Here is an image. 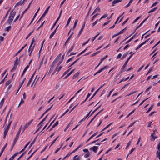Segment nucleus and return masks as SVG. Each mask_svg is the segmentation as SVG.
<instances>
[{
	"instance_id": "62",
	"label": "nucleus",
	"mask_w": 160,
	"mask_h": 160,
	"mask_svg": "<svg viewBox=\"0 0 160 160\" xmlns=\"http://www.w3.org/2000/svg\"><path fill=\"white\" fill-rule=\"evenodd\" d=\"M158 3V1H156L152 5L151 7H152L154 6H155Z\"/></svg>"
},
{
	"instance_id": "10",
	"label": "nucleus",
	"mask_w": 160,
	"mask_h": 160,
	"mask_svg": "<svg viewBox=\"0 0 160 160\" xmlns=\"http://www.w3.org/2000/svg\"><path fill=\"white\" fill-rule=\"evenodd\" d=\"M37 76H36L34 80L32 82V84H31V87H32L33 84H34V87H35V85L36 84L38 81V80L39 77L37 79V80L35 82V79L36 78Z\"/></svg>"
},
{
	"instance_id": "5",
	"label": "nucleus",
	"mask_w": 160,
	"mask_h": 160,
	"mask_svg": "<svg viewBox=\"0 0 160 160\" xmlns=\"http://www.w3.org/2000/svg\"><path fill=\"white\" fill-rule=\"evenodd\" d=\"M98 149V147L97 146H94L93 147H92L89 150H91L92 151H93L95 152H97V151Z\"/></svg>"
},
{
	"instance_id": "19",
	"label": "nucleus",
	"mask_w": 160,
	"mask_h": 160,
	"mask_svg": "<svg viewBox=\"0 0 160 160\" xmlns=\"http://www.w3.org/2000/svg\"><path fill=\"white\" fill-rule=\"evenodd\" d=\"M79 72H78L76 73L73 76L72 78V79H74L78 77L79 74Z\"/></svg>"
},
{
	"instance_id": "22",
	"label": "nucleus",
	"mask_w": 160,
	"mask_h": 160,
	"mask_svg": "<svg viewBox=\"0 0 160 160\" xmlns=\"http://www.w3.org/2000/svg\"><path fill=\"white\" fill-rule=\"evenodd\" d=\"M157 8V7H154L153 9H151V10H150L148 12V13H149L151 12H152L156 10Z\"/></svg>"
},
{
	"instance_id": "25",
	"label": "nucleus",
	"mask_w": 160,
	"mask_h": 160,
	"mask_svg": "<svg viewBox=\"0 0 160 160\" xmlns=\"http://www.w3.org/2000/svg\"><path fill=\"white\" fill-rule=\"evenodd\" d=\"M9 124H8V125L7 126L6 128L9 129L11 124L12 123V121L11 120H10L9 119Z\"/></svg>"
},
{
	"instance_id": "30",
	"label": "nucleus",
	"mask_w": 160,
	"mask_h": 160,
	"mask_svg": "<svg viewBox=\"0 0 160 160\" xmlns=\"http://www.w3.org/2000/svg\"><path fill=\"white\" fill-rule=\"evenodd\" d=\"M71 18H72V17H70L68 19V22H67V24L66 25V26H68V25L71 20Z\"/></svg>"
},
{
	"instance_id": "60",
	"label": "nucleus",
	"mask_w": 160,
	"mask_h": 160,
	"mask_svg": "<svg viewBox=\"0 0 160 160\" xmlns=\"http://www.w3.org/2000/svg\"><path fill=\"white\" fill-rule=\"evenodd\" d=\"M61 53H60L59 54L58 56L56 58V59L55 60H56V62H57V60L61 57Z\"/></svg>"
},
{
	"instance_id": "11",
	"label": "nucleus",
	"mask_w": 160,
	"mask_h": 160,
	"mask_svg": "<svg viewBox=\"0 0 160 160\" xmlns=\"http://www.w3.org/2000/svg\"><path fill=\"white\" fill-rule=\"evenodd\" d=\"M121 1V0H114L112 2V6H113L114 5V4H116L120 2Z\"/></svg>"
},
{
	"instance_id": "15",
	"label": "nucleus",
	"mask_w": 160,
	"mask_h": 160,
	"mask_svg": "<svg viewBox=\"0 0 160 160\" xmlns=\"http://www.w3.org/2000/svg\"><path fill=\"white\" fill-rule=\"evenodd\" d=\"M85 22L84 24L82 25L81 29L80 31H79V34H78V36H79L81 34V33H82V31H83V30L84 29V27H85Z\"/></svg>"
},
{
	"instance_id": "52",
	"label": "nucleus",
	"mask_w": 160,
	"mask_h": 160,
	"mask_svg": "<svg viewBox=\"0 0 160 160\" xmlns=\"http://www.w3.org/2000/svg\"><path fill=\"white\" fill-rule=\"evenodd\" d=\"M121 76V74L120 73H119L118 74H117L116 76V78H118V79Z\"/></svg>"
},
{
	"instance_id": "38",
	"label": "nucleus",
	"mask_w": 160,
	"mask_h": 160,
	"mask_svg": "<svg viewBox=\"0 0 160 160\" xmlns=\"http://www.w3.org/2000/svg\"><path fill=\"white\" fill-rule=\"evenodd\" d=\"M143 45V44L142 43H141L135 49L136 50H138V49H139Z\"/></svg>"
},
{
	"instance_id": "16",
	"label": "nucleus",
	"mask_w": 160,
	"mask_h": 160,
	"mask_svg": "<svg viewBox=\"0 0 160 160\" xmlns=\"http://www.w3.org/2000/svg\"><path fill=\"white\" fill-rule=\"evenodd\" d=\"M75 69H73L71 71H70L66 76L64 78V79H66L67 78L69 75H70L74 71Z\"/></svg>"
},
{
	"instance_id": "20",
	"label": "nucleus",
	"mask_w": 160,
	"mask_h": 160,
	"mask_svg": "<svg viewBox=\"0 0 160 160\" xmlns=\"http://www.w3.org/2000/svg\"><path fill=\"white\" fill-rule=\"evenodd\" d=\"M99 14L98 13H97V14H95V15H94L92 17V18H91V22H92L93 21V20H94V19L96 18V17L97 16H98V15H99Z\"/></svg>"
},
{
	"instance_id": "28",
	"label": "nucleus",
	"mask_w": 160,
	"mask_h": 160,
	"mask_svg": "<svg viewBox=\"0 0 160 160\" xmlns=\"http://www.w3.org/2000/svg\"><path fill=\"white\" fill-rule=\"evenodd\" d=\"M17 65H14V66L12 69L11 70V72H13L14 70L16 69L17 67Z\"/></svg>"
},
{
	"instance_id": "18",
	"label": "nucleus",
	"mask_w": 160,
	"mask_h": 160,
	"mask_svg": "<svg viewBox=\"0 0 160 160\" xmlns=\"http://www.w3.org/2000/svg\"><path fill=\"white\" fill-rule=\"evenodd\" d=\"M61 87L60 86V84L58 83L56 85L55 87V89L59 90L61 88Z\"/></svg>"
},
{
	"instance_id": "42",
	"label": "nucleus",
	"mask_w": 160,
	"mask_h": 160,
	"mask_svg": "<svg viewBox=\"0 0 160 160\" xmlns=\"http://www.w3.org/2000/svg\"><path fill=\"white\" fill-rule=\"evenodd\" d=\"M153 108V105H152L148 109V110L146 112V113H148L151 111Z\"/></svg>"
},
{
	"instance_id": "23",
	"label": "nucleus",
	"mask_w": 160,
	"mask_h": 160,
	"mask_svg": "<svg viewBox=\"0 0 160 160\" xmlns=\"http://www.w3.org/2000/svg\"><path fill=\"white\" fill-rule=\"evenodd\" d=\"M73 33H72L70 35V36L69 37V38H68V39H67V41H66V43H68V42H69V41L70 40L71 37L72 36Z\"/></svg>"
},
{
	"instance_id": "9",
	"label": "nucleus",
	"mask_w": 160,
	"mask_h": 160,
	"mask_svg": "<svg viewBox=\"0 0 160 160\" xmlns=\"http://www.w3.org/2000/svg\"><path fill=\"white\" fill-rule=\"evenodd\" d=\"M128 62V61H127V60H126V61L125 62V63H124V65H123V66H122V68L121 70V72H124V68L126 67V66Z\"/></svg>"
},
{
	"instance_id": "14",
	"label": "nucleus",
	"mask_w": 160,
	"mask_h": 160,
	"mask_svg": "<svg viewBox=\"0 0 160 160\" xmlns=\"http://www.w3.org/2000/svg\"><path fill=\"white\" fill-rule=\"evenodd\" d=\"M108 57V55H106L104 57L102 58L100 60V62H99V64H98V65L97 66V67H96V68H97V67H98L101 64V63L105 59V58H106L107 57Z\"/></svg>"
},
{
	"instance_id": "32",
	"label": "nucleus",
	"mask_w": 160,
	"mask_h": 160,
	"mask_svg": "<svg viewBox=\"0 0 160 160\" xmlns=\"http://www.w3.org/2000/svg\"><path fill=\"white\" fill-rule=\"evenodd\" d=\"M11 82V80L10 79L8 81L5 83V85L6 86L8 85Z\"/></svg>"
},
{
	"instance_id": "49",
	"label": "nucleus",
	"mask_w": 160,
	"mask_h": 160,
	"mask_svg": "<svg viewBox=\"0 0 160 160\" xmlns=\"http://www.w3.org/2000/svg\"><path fill=\"white\" fill-rule=\"evenodd\" d=\"M112 123H110L108 125H107L106 127H105L102 130V131H103L104 130L106 129L109 126H110L112 124Z\"/></svg>"
},
{
	"instance_id": "35",
	"label": "nucleus",
	"mask_w": 160,
	"mask_h": 160,
	"mask_svg": "<svg viewBox=\"0 0 160 160\" xmlns=\"http://www.w3.org/2000/svg\"><path fill=\"white\" fill-rule=\"evenodd\" d=\"M11 29V27L10 26H9L8 27H7L5 29V30L7 31H9Z\"/></svg>"
},
{
	"instance_id": "47",
	"label": "nucleus",
	"mask_w": 160,
	"mask_h": 160,
	"mask_svg": "<svg viewBox=\"0 0 160 160\" xmlns=\"http://www.w3.org/2000/svg\"><path fill=\"white\" fill-rule=\"evenodd\" d=\"M112 123H110L108 125H107L106 127H105L102 130V131H103L104 130L106 129L109 126H110L112 124Z\"/></svg>"
},
{
	"instance_id": "48",
	"label": "nucleus",
	"mask_w": 160,
	"mask_h": 160,
	"mask_svg": "<svg viewBox=\"0 0 160 160\" xmlns=\"http://www.w3.org/2000/svg\"><path fill=\"white\" fill-rule=\"evenodd\" d=\"M112 123H110L108 125H107L106 127H105L102 130V131H103L104 130L106 129L109 126H110L112 124Z\"/></svg>"
},
{
	"instance_id": "13",
	"label": "nucleus",
	"mask_w": 160,
	"mask_h": 160,
	"mask_svg": "<svg viewBox=\"0 0 160 160\" xmlns=\"http://www.w3.org/2000/svg\"><path fill=\"white\" fill-rule=\"evenodd\" d=\"M27 44H26L23 47H22L21 49L19 50L17 53H16L15 55V56H17L19 53H20L22 50L27 45Z\"/></svg>"
},
{
	"instance_id": "21",
	"label": "nucleus",
	"mask_w": 160,
	"mask_h": 160,
	"mask_svg": "<svg viewBox=\"0 0 160 160\" xmlns=\"http://www.w3.org/2000/svg\"><path fill=\"white\" fill-rule=\"evenodd\" d=\"M25 79H26V78H24V79H23L22 81V82H20V86H19V89H20V88H21V87H22V85L23 84L24 82Z\"/></svg>"
},
{
	"instance_id": "45",
	"label": "nucleus",
	"mask_w": 160,
	"mask_h": 160,
	"mask_svg": "<svg viewBox=\"0 0 160 160\" xmlns=\"http://www.w3.org/2000/svg\"><path fill=\"white\" fill-rule=\"evenodd\" d=\"M58 137H57L56 138H55L54 140H53L52 141L51 144V145L49 147V148H50L51 146L55 142L57 138H58Z\"/></svg>"
},
{
	"instance_id": "44",
	"label": "nucleus",
	"mask_w": 160,
	"mask_h": 160,
	"mask_svg": "<svg viewBox=\"0 0 160 160\" xmlns=\"http://www.w3.org/2000/svg\"><path fill=\"white\" fill-rule=\"evenodd\" d=\"M36 138L35 139L33 140V141L32 142V143L30 144V145L29 146V148H30V147H31V146L32 145V144H34V142H35V140H36Z\"/></svg>"
},
{
	"instance_id": "24",
	"label": "nucleus",
	"mask_w": 160,
	"mask_h": 160,
	"mask_svg": "<svg viewBox=\"0 0 160 160\" xmlns=\"http://www.w3.org/2000/svg\"><path fill=\"white\" fill-rule=\"evenodd\" d=\"M127 28V27H126V28H125L124 29H122V30L120 31L118 33L119 34H122V33H123L125 31V30L126 29V28Z\"/></svg>"
},
{
	"instance_id": "58",
	"label": "nucleus",
	"mask_w": 160,
	"mask_h": 160,
	"mask_svg": "<svg viewBox=\"0 0 160 160\" xmlns=\"http://www.w3.org/2000/svg\"><path fill=\"white\" fill-rule=\"evenodd\" d=\"M108 68V66H105L103 68H102V70H103L105 69Z\"/></svg>"
},
{
	"instance_id": "8",
	"label": "nucleus",
	"mask_w": 160,
	"mask_h": 160,
	"mask_svg": "<svg viewBox=\"0 0 160 160\" xmlns=\"http://www.w3.org/2000/svg\"><path fill=\"white\" fill-rule=\"evenodd\" d=\"M25 1V0H23V1H22V0L18 2V3H17L16 4V5L15 6H18L19 5H22L23 4V2H24Z\"/></svg>"
},
{
	"instance_id": "31",
	"label": "nucleus",
	"mask_w": 160,
	"mask_h": 160,
	"mask_svg": "<svg viewBox=\"0 0 160 160\" xmlns=\"http://www.w3.org/2000/svg\"><path fill=\"white\" fill-rule=\"evenodd\" d=\"M157 157L159 158H160V151H157Z\"/></svg>"
},
{
	"instance_id": "36",
	"label": "nucleus",
	"mask_w": 160,
	"mask_h": 160,
	"mask_svg": "<svg viewBox=\"0 0 160 160\" xmlns=\"http://www.w3.org/2000/svg\"><path fill=\"white\" fill-rule=\"evenodd\" d=\"M74 45H73L71 47V48L69 49V50L68 51V53H69V52H70L71 51H72L73 49V48H74Z\"/></svg>"
},
{
	"instance_id": "61",
	"label": "nucleus",
	"mask_w": 160,
	"mask_h": 160,
	"mask_svg": "<svg viewBox=\"0 0 160 160\" xmlns=\"http://www.w3.org/2000/svg\"><path fill=\"white\" fill-rule=\"evenodd\" d=\"M37 151V150H36L35 151H34L31 154V155L27 158V159L26 160H28L33 155V154L35 152Z\"/></svg>"
},
{
	"instance_id": "53",
	"label": "nucleus",
	"mask_w": 160,
	"mask_h": 160,
	"mask_svg": "<svg viewBox=\"0 0 160 160\" xmlns=\"http://www.w3.org/2000/svg\"><path fill=\"white\" fill-rule=\"evenodd\" d=\"M98 90H97L94 93V94H93L92 96L91 97V99H92L93 97L96 95V94H97V93L98 92Z\"/></svg>"
},
{
	"instance_id": "46",
	"label": "nucleus",
	"mask_w": 160,
	"mask_h": 160,
	"mask_svg": "<svg viewBox=\"0 0 160 160\" xmlns=\"http://www.w3.org/2000/svg\"><path fill=\"white\" fill-rule=\"evenodd\" d=\"M8 130H9V129H8L6 128L5 129V130L4 131V134H7L8 132Z\"/></svg>"
},
{
	"instance_id": "54",
	"label": "nucleus",
	"mask_w": 160,
	"mask_h": 160,
	"mask_svg": "<svg viewBox=\"0 0 160 160\" xmlns=\"http://www.w3.org/2000/svg\"><path fill=\"white\" fill-rule=\"evenodd\" d=\"M72 124V123H71V122H70L69 123V124H68V125L66 127V128L64 129V131L65 132L67 130L68 128L69 125H70L71 124Z\"/></svg>"
},
{
	"instance_id": "6",
	"label": "nucleus",
	"mask_w": 160,
	"mask_h": 160,
	"mask_svg": "<svg viewBox=\"0 0 160 160\" xmlns=\"http://www.w3.org/2000/svg\"><path fill=\"white\" fill-rule=\"evenodd\" d=\"M33 120V119H32L29 122H28L27 123H26L24 125V128H27L31 124Z\"/></svg>"
},
{
	"instance_id": "1",
	"label": "nucleus",
	"mask_w": 160,
	"mask_h": 160,
	"mask_svg": "<svg viewBox=\"0 0 160 160\" xmlns=\"http://www.w3.org/2000/svg\"><path fill=\"white\" fill-rule=\"evenodd\" d=\"M16 13L15 12H13V10H12L10 12L9 14L8 19L7 22V23L8 25H10Z\"/></svg>"
},
{
	"instance_id": "50",
	"label": "nucleus",
	"mask_w": 160,
	"mask_h": 160,
	"mask_svg": "<svg viewBox=\"0 0 160 160\" xmlns=\"http://www.w3.org/2000/svg\"><path fill=\"white\" fill-rule=\"evenodd\" d=\"M29 67V65H27L26 67V68H25L24 69V70L23 71V73H25V72L27 70V69H28V68Z\"/></svg>"
},
{
	"instance_id": "4",
	"label": "nucleus",
	"mask_w": 160,
	"mask_h": 160,
	"mask_svg": "<svg viewBox=\"0 0 160 160\" xmlns=\"http://www.w3.org/2000/svg\"><path fill=\"white\" fill-rule=\"evenodd\" d=\"M23 56V54H22L21 56L20 57V58H19V59H18V57H17V58H16V59L15 61L14 62V65H18V61L19 62H20V58L22 57Z\"/></svg>"
},
{
	"instance_id": "7",
	"label": "nucleus",
	"mask_w": 160,
	"mask_h": 160,
	"mask_svg": "<svg viewBox=\"0 0 160 160\" xmlns=\"http://www.w3.org/2000/svg\"><path fill=\"white\" fill-rule=\"evenodd\" d=\"M50 7V6H48L47 9H46L45 11L44 12L43 14L42 15V18H44L46 15L48 13V10Z\"/></svg>"
},
{
	"instance_id": "17",
	"label": "nucleus",
	"mask_w": 160,
	"mask_h": 160,
	"mask_svg": "<svg viewBox=\"0 0 160 160\" xmlns=\"http://www.w3.org/2000/svg\"><path fill=\"white\" fill-rule=\"evenodd\" d=\"M73 160H80V157L77 155H76L74 157Z\"/></svg>"
},
{
	"instance_id": "63",
	"label": "nucleus",
	"mask_w": 160,
	"mask_h": 160,
	"mask_svg": "<svg viewBox=\"0 0 160 160\" xmlns=\"http://www.w3.org/2000/svg\"><path fill=\"white\" fill-rule=\"evenodd\" d=\"M152 88V86H150L149 87H148V88H147V89L146 90L145 92H147L150 89Z\"/></svg>"
},
{
	"instance_id": "39",
	"label": "nucleus",
	"mask_w": 160,
	"mask_h": 160,
	"mask_svg": "<svg viewBox=\"0 0 160 160\" xmlns=\"http://www.w3.org/2000/svg\"><path fill=\"white\" fill-rule=\"evenodd\" d=\"M128 54V52H127L126 53H125V54H124L123 55L122 57L121 58V59H122L124 58H125L126 57V56Z\"/></svg>"
},
{
	"instance_id": "55",
	"label": "nucleus",
	"mask_w": 160,
	"mask_h": 160,
	"mask_svg": "<svg viewBox=\"0 0 160 160\" xmlns=\"http://www.w3.org/2000/svg\"><path fill=\"white\" fill-rule=\"evenodd\" d=\"M141 18V17L140 16V17H138V18H137L132 23H135V22H136L139 19Z\"/></svg>"
},
{
	"instance_id": "34",
	"label": "nucleus",
	"mask_w": 160,
	"mask_h": 160,
	"mask_svg": "<svg viewBox=\"0 0 160 160\" xmlns=\"http://www.w3.org/2000/svg\"><path fill=\"white\" fill-rule=\"evenodd\" d=\"M58 124V121H57L54 124L52 125V128H54Z\"/></svg>"
},
{
	"instance_id": "2",
	"label": "nucleus",
	"mask_w": 160,
	"mask_h": 160,
	"mask_svg": "<svg viewBox=\"0 0 160 160\" xmlns=\"http://www.w3.org/2000/svg\"><path fill=\"white\" fill-rule=\"evenodd\" d=\"M56 60H55L54 61L52 62V65L51 66V68L49 72V73H51V72L53 71V68L54 67L56 63Z\"/></svg>"
},
{
	"instance_id": "12",
	"label": "nucleus",
	"mask_w": 160,
	"mask_h": 160,
	"mask_svg": "<svg viewBox=\"0 0 160 160\" xmlns=\"http://www.w3.org/2000/svg\"><path fill=\"white\" fill-rule=\"evenodd\" d=\"M58 26H57V28H56V29L52 32L50 34V36L49 37L50 38H51L52 37H53V36L54 35V34L56 32V30L58 28Z\"/></svg>"
},
{
	"instance_id": "3",
	"label": "nucleus",
	"mask_w": 160,
	"mask_h": 160,
	"mask_svg": "<svg viewBox=\"0 0 160 160\" xmlns=\"http://www.w3.org/2000/svg\"><path fill=\"white\" fill-rule=\"evenodd\" d=\"M62 67L61 66H59L58 68V66H57L56 69L54 70V72L52 73V75H53L54 73H56L57 74L58 72L61 69Z\"/></svg>"
},
{
	"instance_id": "57",
	"label": "nucleus",
	"mask_w": 160,
	"mask_h": 160,
	"mask_svg": "<svg viewBox=\"0 0 160 160\" xmlns=\"http://www.w3.org/2000/svg\"><path fill=\"white\" fill-rule=\"evenodd\" d=\"M32 80V78H30L29 80V81L28 83H27V87L31 83Z\"/></svg>"
},
{
	"instance_id": "40",
	"label": "nucleus",
	"mask_w": 160,
	"mask_h": 160,
	"mask_svg": "<svg viewBox=\"0 0 160 160\" xmlns=\"http://www.w3.org/2000/svg\"><path fill=\"white\" fill-rule=\"evenodd\" d=\"M79 59V58L78 59L74 61L71 65L69 67H70L72 66Z\"/></svg>"
},
{
	"instance_id": "27",
	"label": "nucleus",
	"mask_w": 160,
	"mask_h": 160,
	"mask_svg": "<svg viewBox=\"0 0 160 160\" xmlns=\"http://www.w3.org/2000/svg\"><path fill=\"white\" fill-rule=\"evenodd\" d=\"M101 105L99 106L97 108H96L95 110H94L91 113V114L89 116H92L94 112L95 111H96L97 110H98L99 108L100 107Z\"/></svg>"
},
{
	"instance_id": "64",
	"label": "nucleus",
	"mask_w": 160,
	"mask_h": 160,
	"mask_svg": "<svg viewBox=\"0 0 160 160\" xmlns=\"http://www.w3.org/2000/svg\"><path fill=\"white\" fill-rule=\"evenodd\" d=\"M128 19H129V18H128L125 21H124L123 22V23L122 24V25L123 26L128 21Z\"/></svg>"
},
{
	"instance_id": "37",
	"label": "nucleus",
	"mask_w": 160,
	"mask_h": 160,
	"mask_svg": "<svg viewBox=\"0 0 160 160\" xmlns=\"http://www.w3.org/2000/svg\"><path fill=\"white\" fill-rule=\"evenodd\" d=\"M33 31H34V30H33L32 31H31L30 33H29L28 34V35L26 38V39H27L28 38V37L31 35V34L33 32Z\"/></svg>"
},
{
	"instance_id": "41",
	"label": "nucleus",
	"mask_w": 160,
	"mask_h": 160,
	"mask_svg": "<svg viewBox=\"0 0 160 160\" xmlns=\"http://www.w3.org/2000/svg\"><path fill=\"white\" fill-rule=\"evenodd\" d=\"M71 155V153L69 152L65 157H64L62 159V160H64L66 158L69 157Z\"/></svg>"
},
{
	"instance_id": "43",
	"label": "nucleus",
	"mask_w": 160,
	"mask_h": 160,
	"mask_svg": "<svg viewBox=\"0 0 160 160\" xmlns=\"http://www.w3.org/2000/svg\"><path fill=\"white\" fill-rule=\"evenodd\" d=\"M153 66L148 71V73H147L146 75H147L148 74H149L150 72H151L153 69Z\"/></svg>"
},
{
	"instance_id": "56",
	"label": "nucleus",
	"mask_w": 160,
	"mask_h": 160,
	"mask_svg": "<svg viewBox=\"0 0 160 160\" xmlns=\"http://www.w3.org/2000/svg\"><path fill=\"white\" fill-rule=\"evenodd\" d=\"M87 49V48H86V49H85L83 51H82V52H80L78 56H77V57H78L79 56H80V55H81V54H82L83 52H84Z\"/></svg>"
},
{
	"instance_id": "26",
	"label": "nucleus",
	"mask_w": 160,
	"mask_h": 160,
	"mask_svg": "<svg viewBox=\"0 0 160 160\" xmlns=\"http://www.w3.org/2000/svg\"><path fill=\"white\" fill-rule=\"evenodd\" d=\"M99 34V33H98L97 35H96V36H95L94 37H93L91 39V41L92 42H93L94 40L98 36V35Z\"/></svg>"
},
{
	"instance_id": "59",
	"label": "nucleus",
	"mask_w": 160,
	"mask_h": 160,
	"mask_svg": "<svg viewBox=\"0 0 160 160\" xmlns=\"http://www.w3.org/2000/svg\"><path fill=\"white\" fill-rule=\"evenodd\" d=\"M144 65H143L142 67H141L137 71V72H139L142 69V68H143V67H144Z\"/></svg>"
},
{
	"instance_id": "29",
	"label": "nucleus",
	"mask_w": 160,
	"mask_h": 160,
	"mask_svg": "<svg viewBox=\"0 0 160 160\" xmlns=\"http://www.w3.org/2000/svg\"><path fill=\"white\" fill-rule=\"evenodd\" d=\"M4 98H3L1 101V102L0 103V108L2 107L3 103H4Z\"/></svg>"
},
{
	"instance_id": "33",
	"label": "nucleus",
	"mask_w": 160,
	"mask_h": 160,
	"mask_svg": "<svg viewBox=\"0 0 160 160\" xmlns=\"http://www.w3.org/2000/svg\"><path fill=\"white\" fill-rule=\"evenodd\" d=\"M78 22V20H76L75 21V22H74V24L73 27V29H74L75 28L76 26L77 25V24Z\"/></svg>"
},
{
	"instance_id": "51",
	"label": "nucleus",
	"mask_w": 160,
	"mask_h": 160,
	"mask_svg": "<svg viewBox=\"0 0 160 160\" xmlns=\"http://www.w3.org/2000/svg\"><path fill=\"white\" fill-rule=\"evenodd\" d=\"M71 68H70L69 69H68V70H67V71H65L63 73V76H62V77L64 76L65 75H66L68 72L69 71V70H70V69H71Z\"/></svg>"
}]
</instances>
